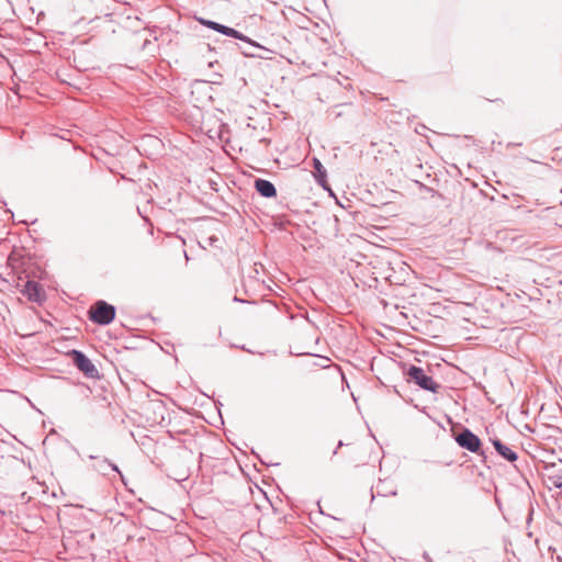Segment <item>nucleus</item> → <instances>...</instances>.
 Here are the masks:
<instances>
[{
	"label": "nucleus",
	"mask_w": 562,
	"mask_h": 562,
	"mask_svg": "<svg viewBox=\"0 0 562 562\" xmlns=\"http://www.w3.org/2000/svg\"><path fill=\"white\" fill-rule=\"evenodd\" d=\"M22 292L27 297V300L38 304H42L46 299L43 286L35 281H27Z\"/></svg>",
	"instance_id": "obj_6"
},
{
	"label": "nucleus",
	"mask_w": 562,
	"mask_h": 562,
	"mask_svg": "<svg viewBox=\"0 0 562 562\" xmlns=\"http://www.w3.org/2000/svg\"><path fill=\"white\" fill-rule=\"evenodd\" d=\"M396 494H397V492L395 490L390 492V495H392V496H395Z\"/></svg>",
	"instance_id": "obj_18"
},
{
	"label": "nucleus",
	"mask_w": 562,
	"mask_h": 562,
	"mask_svg": "<svg viewBox=\"0 0 562 562\" xmlns=\"http://www.w3.org/2000/svg\"><path fill=\"white\" fill-rule=\"evenodd\" d=\"M234 301L235 302H244L243 300H239V297H237V296L234 297Z\"/></svg>",
	"instance_id": "obj_16"
},
{
	"label": "nucleus",
	"mask_w": 562,
	"mask_h": 562,
	"mask_svg": "<svg viewBox=\"0 0 562 562\" xmlns=\"http://www.w3.org/2000/svg\"><path fill=\"white\" fill-rule=\"evenodd\" d=\"M342 446H344V442L340 440V441L338 442V445H337L336 450L334 451V454H336V453H337L338 448H340V447H342Z\"/></svg>",
	"instance_id": "obj_15"
},
{
	"label": "nucleus",
	"mask_w": 562,
	"mask_h": 562,
	"mask_svg": "<svg viewBox=\"0 0 562 562\" xmlns=\"http://www.w3.org/2000/svg\"><path fill=\"white\" fill-rule=\"evenodd\" d=\"M555 487H557V488H562V483H557V484H555Z\"/></svg>",
	"instance_id": "obj_17"
},
{
	"label": "nucleus",
	"mask_w": 562,
	"mask_h": 562,
	"mask_svg": "<svg viewBox=\"0 0 562 562\" xmlns=\"http://www.w3.org/2000/svg\"><path fill=\"white\" fill-rule=\"evenodd\" d=\"M76 368L89 379L99 378V371L91 360L80 350H71L69 352Z\"/></svg>",
	"instance_id": "obj_3"
},
{
	"label": "nucleus",
	"mask_w": 562,
	"mask_h": 562,
	"mask_svg": "<svg viewBox=\"0 0 562 562\" xmlns=\"http://www.w3.org/2000/svg\"><path fill=\"white\" fill-rule=\"evenodd\" d=\"M196 20L199 21V23H201L202 25L210 29V24L212 23V20H207L204 18H198Z\"/></svg>",
	"instance_id": "obj_13"
},
{
	"label": "nucleus",
	"mask_w": 562,
	"mask_h": 562,
	"mask_svg": "<svg viewBox=\"0 0 562 562\" xmlns=\"http://www.w3.org/2000/svg\"><path fill=\"white\" fill-rule=\"evenodd\" d=\"M210 29L214 30L223 35H226L228 37H233V38L239 40L244 43H248L252 47H257V45L252 44L251 38H249L245 34H243L241 32H239L233 27H229L224 24L212 21V23L210 24Z\"/></svg>",
	"instance_id": "obj_5"
},
{
	"label": "nucleus",
	"mask_w": 562,
	"mask_h": 562,
	"mask_svg": "<svg viewBox=\"0 0 562 562\" xmlns=\"http://www.w3.org/2000/svg\"><path fill=\"white\" fill-rule=\"evenodd\" d=\"M210 240H211V243H213V241L217 240V238L216 237H211Z\"/></svg>",
	"instance_id": "obj_19"
},
{
	"label": "nucleus",
	"mask_w": 562,
	"mask_h": 562,
	"mask_svg": "<svg viewBox=\"0 0 562 562\" xmlns=\"http://www.w3.org/2000/svg\"><path fill=\"white\" fill-rule=\"evenodd\" d=\"M115 307L103 300L97 301L89 310L88 315L93 323L105 326L115 318Z\"/></svg>",
	"instance_id": "obj_2"
},
{
	"label": "nucleus",
	"mask_w": 562,
	"mask_h": 562,
	"mask_svg": "<svg viewBox=\"0 0 562 562\" xmlns=\"http://www.w3.org/2000/svg\"><path fill=\"white\" fill-rule=\"evenodd\" d=\"M313 168L316 182L327 189V172L318 158H313Z\"/></svg>",
	"instance_id": "obj_11"
},
{
	"label": "nucleus",
	"mask_w": 562,
	"mask_h": 562,
	"mask_svg": "<svg viewBox=\"0 0 562 562\" xmlns=\"http://www.w3.org/2000/svg\"><path fill=\"white\" fill-rule=\"evenodd\" d=\"M557 483H562V477L561 476H555L554 477L553 484L555 485Z\"/></svg>",
	"instance_id": "obj_14"
},
{
	"label": "nucleus",
	"mask_w": 562,
	"mask_h": 562,
	"mask_svg": "<svg viewBox=\"0 0 562 562\" xmlns=\"http://www.w3.org/2000/svg\"><path fill=\"white\" fill-rule=\"evenodd\" d=\"M456 441L461 448L467 449L470 452L484 453L481 451V439L469 428H463L459 434H457Z\"/></svg>",
	"instance_id": "obj_4"
},
{
	"label": "nucleus",
	"mask_w": 562,
	"mask_h": 562,
	"mask_svg": "<svg viewBox=\"0 0 562 562\" xmlns=\"http://www.w3.org/2000/svg\"><path fill=\"white\" fill-rule=\"evenodd\" d=\"M89 459L97 460V462L92 465V469L101 475H109V471L116 472L122 481H124V476L120 471L119 467L115 463H112L108 458L99 459L95 456L90 454Z\"/></svg>",
	"instance_id": "obj_7"
},
{
	"label": "nucleus",
	"mask_w": 562,
	"mask_h": 562,
	"mask_svg": "<svg viewBox=\"0 0 562 562\" xmlns=\"http://www.w3.org/2000/svg\"><path fill=\"white\" fill-rule=\"evenodd\" d=\"M404 376L407 383H414L422 390L437 393L440 389V384H438L432 376L428 375L420 367L414 364L408 366L404 369Z\"/></svg>",
	"instance_id": "obj_1"
},
{
	"label": "nucleus",
	"mask_w": 562,
	"mask_h": 562,
	"mask_svg": "<svg viewBox=\"0 0 562 562\" xmlns=\"http://www.w3.org/2000/svg\"><path fill=\"white\" fill-rule=\"evenodd\" d=\"M255 189L263 198H274L277 195V189L274 184L266 179H256Z\"/></svg>",
	"instance_id": "obj_8"
},
{
	"label": "nucleus",
	"mask_w": 562,
	"mask_h": 562,
	"mask_svg": "<svg viewBox=\"0 0 562 562\" xmlns=\"http://www.w3.org/2000/svg\"><path fill=\"white\" fill-rule=\"evenodd\" d=\"M196 20L199 21V23H201L202 25L210 29V24L212 23V20H207L204 18H198Z\"/></svg>",
	"instance_id": "obj_12"
},
{
	"label": "nucleus",
	"mask_w": 562,
	"mask_h": 562,
	"mask_svg": "<svg viewBox=\"0 0 562 562\" xmlns=\"http://www.w3.org/2000/svg\"><path fill=\"white\" fill-rule=\"evenodd\" d=\"M252 44L257 45V47H252L248 43H246V46L240 47V52L246 57H255V58H268L267 54H270L271 50L259 45L258 43L254 42L251 40Z\"/></svg>",
	"instance_id": "obj_9"
},
{
	"label": "nucleus",
	"mask_w": 562,
	"mask_h": 562,
	"mask_svg": "<svg viewBox=\"0 0 562 562\" xmlns=\"http://www.w3.org/2000/svg\"><path fill=\"white\" fill-rule=\"evenodd\" d=\"M560 284H562V281H560Z\"/></svg>",
	"instance_id": "obj_20"
},
{
	"label": "nucleus",
	"mask_w": 562,
	"mask_h": 562,
	"mask_svg": "<svg viewBox=\"0 0 562 562\" xmlns=\"http://www.w3.org/2000/svg\"><path fill=\"white\" fill-rule=\"evenodd\" d=\"M492 443L496 452L506 461L515 462L518 459V454L508 446H506L502 440L496 438L492 440Z\"/></svg>",
	"instance_id": "obj_10"
}]
</instances>
